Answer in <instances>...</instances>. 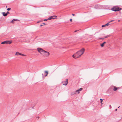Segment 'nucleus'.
I'll return each mask as SVG.
<instances>
[{"label": "nucleus", "mask_w": 122, "mask_h": 122, "mask_svg": "<svg viewBox=\"0 0 122 122\" xmlns=\"http://www.w3.org/2000/svg\"><path fill=\"white\" fill-rule=\"evenodd\" d=\"M85 50V49L83 48H82L80 51L76 52V53L72 55V57L76 59L80 57V56L83 54Z\"/></svg>", "instance_id": "obj_1"}, {"label": "nucleus", "mask_w": 122, "mask_h": 122, "mask_svg": "<svg viewBox=\"0 0 122 122\" xmlns=\"http://www.w3.org/2000/svg\"><path fill=\"white\" fill-rule=\"evenodd\" d=\"M122 9V8L117 6H115L111 8V10L115 11H119Z\"/></svg>", "instance_id": "obj_2"}, {"label": "nucleus", "mask_w": 122, "mask_h": 122, "mask_svg": "<svg viewBox=\"0 0 122 122\" xmlns=\"http://www.w3.org/2000/svg\"><path fill=\"white\" fill-rule=\"evenodd\" d=\"M37 50L42 55H43L44 54L45 51L43 50L41 48H38Z\"/></svg>", "instance_id": "obj_3"}, {"label": "nucleus", "mask_w": 122, "mask_h": 122, "mask_svg": "<svg viewBox=\"0 0 122 122\" xmlns=\"http://www.w3.org/2000/svg\"><path fill=\"white\" fill-rule=\"evenodd\" d=\"M12 42V41H3L1 43L2 44H10Z\"/></svg>", "instance_id": "obj_4"}, {"label": "nucleus", "mask_w": 122, "mask_h": 122, "mask_svg": "<svg viewBox=\"0 0 122 122\" xmlns=\"http://www.w3.org/2000/svg\"><path fill=\"white\" fill-rule=\"evenodd\" d=\"M83 89L82 88H80L78 90H77L75 91L74 94H76L77 93L78 94L80 93V91H81Z\"/></svg>", "instance_id": "obj_5"}, {"label": "nucleus", "mask_w": 122, "mask_h": 122, "mask_svg": "<svg viewBox=\"0 0 122 122\" xmlns=\"http://www.w3.org/2000/svg\"><path fill=\"white\" fill-rule=\"evenodd\" d=\"M57 17V16H50L49 18L48 19L49 20H50L52 19H56V17Z\"/></svg>", "instance_id": "obj_6"}, {"label": "nucleus", "mask_w": 122, "mask_h": 122, "mask_svg": "<svg viewBox=\"0 0 122 122\" xmlns=\"http://www.w3.org/2000/svg\"><path fill=\"white\" fill-rule=\"evenodd\" d=\"M44 54H45V56L46 57L50 55V53L46 51Z\"/></svg>", "instance_id": "obj_7"}, {"label": "nucleus", "mask_w": 122, "mask_h": 122, "mask_svg": "<svg viewBox=\"0 0 122 122\" xmlns=\"http://www.w3.org/2000/svg\"><path fill=\"white\" fill-rule=\"evenodd\" d=\"M15 55H21V56H25V55L23 54H22L21 53H20L19 52H16V53H15Z\"/></svg>", "instance_id": "obj_8"}, {"label": "nucleus", "mask_w": 122, "mask_h": 122, "mask_svg": "<svg viewBox=\"0 0 122 122\" xmlns=\"http://www.w3.org/2000/svg\"><path fill=\"white\" fill-rule=\"evenodd\" d=\"M68 83V80L66 79V81L63 82V84L64 85H67V84Z\"/></svg>", "instance_id": "obj_9"}, {"label": "nucleus", "mask_w": 122, "mask_h": 122, "mask_svg": "<svg viewBox=\"0 0 122 122\" xmlns=\"http://www.w3.org/2000/svg\"><path fill=\"white\" fill-rule=\"evenodd\" d=\"M113 87L114 89L113 90L114 91H116L118 89V88H117L116 86H113Z\"/></svg>", "instance_id": "obj_10"}, {"label": "nucleus", "mask_w": 122, "mask_h": 122, "mask_svg": "<svg viewBox=\"0 0 122 122\" xmlns=\"http://www.w3.org/2000/svg\"><path fill=\"white\" fill-rule=\"evenodd\" d=\"M2 14L4 16H6L7 15V14H6V13H5V12H2Z\"/></svg>", "instance_id": "obj_11"}, {"label": "nucleus", "mask_w": 122, "mask_h": 122, "mask_svg": "<svg viewBox=\"0 0 122 122\" xmlns=\"http://www.w3.org/2000/svg\"><path fill=\"white\" fill-rule=\"evenodd\" d=\"M106 43V42H104L103 43L101 44V46L102 47H103L104 46V44Z\"/></svg>", "instance_id": "obj_12"}, {"label": "nucleus", "mask_w": 122, "mask_h": 122, "mask_svg": "<svg viewBox=\"0 0 122 122\" xmlns=\"http://www.w3.org/2000/svg\"><path fill=\"white\" fill-rule=\"evenodd\" d=\"M100 6V5H96L95 6V8H96V9L99 8V7Z\"/></svg>", "instance_id": "obj_13"}, {"label": "nucleus", "mask_w": 122, "mask_h": 122, "mask_svg": "<svg viewBox=\"0 0 122 122\" xmlns=\"http://www.w3.org/2000/svg\"><path fill=\"white\" fill-rule=\"evenodd\" d=\"M110 36V35H108L105 36V37H104V38H108V37H109Z\"/></svg>", "instance_id": "obj_14"}, {"label": "nucleus", "mask_w": 122, "mask_h": 122, "mask_svg": "<svg viewBox=\"0 0 122 122\" xmlns=\"http://www.w3.org/2000/svg\"><path fill=\"white\" fill-rule=\"evenodd\" d=\"M45 73H46V74L45 75V76H47V74H48V71H45Z\"/></svg>", "instance_id": "obj_15"}, {"label": "nucleus", "mask_w": 122, "mask_h": 122, "mask_svg": "<svg viewBox=\"0 0 122 122\" xmlns=\"http://www.w3.org/2000/svg\"><path fill=\"white\" fill-rule=\"evenodd\" d=\"M17 20H16L15 19H13V20H12L11 21V23H13V22Z\"/></svg>", "instance_id": "obj_16"}, {"label": "nucleus", "mask_w": 122, "mask_h": 122, "mask_svg": "<svg viewBox=\"0 0 122 122\" xmlns=\"http://www.w3.org/2000/svg\"><path fill=\"white\" fill-rule=\"evenodd\" d=\"M100 100L101 101V103L102 105V102L103 101V99H102L101 98L100 99Z\"/></svg>", "instance_id": "obj_17"}, {"label": "nucleus", "mask_w": 122, "mask_h": 122, "mask_svg": "<svg viewBox=\"0 0 122 122\" xmlns=\"http://www.w3.org/2000/svg\"><path fill=\"white\" fill-rule=\"evenodd\" d=\"M109 23H107V24H106L105 25V26H107L108 25L110 24H109Z\"/></svg>", "instance_id": "obj_18"}, {"label": "nucleus", "mask_w": 122, "mask_h": 122, "mask_svg": "<svg viewBox=\"0 0 122 122\" xmlns=\"http://www.w3.org/2000/svg\"><path fill=\"white\" fill-rule=\"evenodd\" d=\"M104 38H99L98 39L99 40H101V39L103 40Z\"/></svg>", "instance_id": "obj_19"}, {"label": "nucleus", "mask_w": 122, "mask_h": 122, "mask_svg": "<svg viewBox=\"0 0 122 122\" xmlns=\"http://www.w3.org/2000/svg\"><path fill=\"white\" fill-rule=\"evenodd\" d=\"M11 9V8H9L7 9V10L8 11H9Z\"/></svg>", "instance_id": "obj_20"}, {"label": "nucleus", "mask_w": 122, "mask_h": 122, "mask_svg": "<svg viewBox=\"0 0 122 122\" xmlns=\"http://www.w3.org/2000/svg\"><path fill=\"white\" fill-rule=\"evenodd\" d=\"M48 20H49V19H48V18L46 19H44L43 20L44 21H46Z\"/></svg>", "instance_id": "obj_21"}, {"label": "nucleus", "mask_w": 122, "mask_h": 122, "mask_svg": "<svg viewBox=\"0 0 122 122\" xmlns=\"http://www.w3.org/2000/svg\"><path fill=\"white\" fill-rule=\"evenodd\" d=\"M6 13L7 15L8 14H9L10 13L8 11H7Z\"/></svg>", "instance_id": "obj_22"}, {"label": "nucleus", "mask_w": 122, "mask_h": 122, "mask_svg": "<svg viewBox=\"0 0 122 122\" xmlns=\"http://www.w3.org/2000/svg\"><path fill=\"white\" fill-rule=\"evenodd\" d=\"M105 26V25H102V27H104Z\"/></svg>", "instance_id": "obj_23"}, {"label": "nucleus", "mask_w": 122, "mask_h": 122, "mask_svg": "<svg viewBox=\"0 0 122 122\" xmlns=\"http://www.w3.org/2000/svg\"><path fill=\"white\" fill-rule=\"evenodd\" d=\"M70 21L71 22H72V19H70Z\"/></svg>", "instance_id": "obj_24"}, {"label": "nucleus", "mask_w": 122, "mask_h": 122, "mask_svg": "<svg viewBox=\"0 0 122 122\" xmlns=\"http://www.w3.org/2000/svg\"><path fill=\"white\" fill-rule=\"evenodd\" d=\"M72 15H73V16H74L75 15V14H72Z\"/></svg>", "instance_id": "obj_25"}, {"label": "nucleus", "mask_w": 122, "mask_h": 122, "mask_svg": "<svg viewBox=\"0 0 122 122\" xmlns=\"http://www.w3.org/2000/svg\"><path fill=\"white\" fill-rule=\"evenodd\" d=\"M43 25H46V24L45 23H43Z\"/></svg>", "instance_id": "obj_26"}, {"label": "nucleus", "mask_w": 122, "mask_h": 122, "mask_svg": "<svg viewBox=\"0 0 122 122\" xmlns=\"http://www.w3.org/2000/svg\"><path fill=\"white\" fill-rule=\"evenodd\" d=\"M43 25H40V27H41Z\"/></svg>", "instance_id": "obj_27"}, {"label": "nucleus", "mask_w": 122, "mask_h": 122, "mask_svg": "<svg viewBox=\"0 0 122 122\" xmlns=\"http://www.w3.org/2000/svg\"><path fill=\"white\" fill-rule=\"evenodd\" d=\"M109 106L111 108H112V106H111L110 105Z\"/></svg>", "instance_id": "obj_28"}, {"label": "nucleus", "mask_w": 122, "mask_h": 122, "mask_svg": "<svg viewBox=\"0 0 122 122\" xmlns=\"http://www.w3.org/2000/svg\"><path fill=\"white\" fill-rule=\"evenodd\" d=\"M114 21V20H111V21H110V22H112V21Z\"/></svg>", "instance_id": "obj_29"}, {"label": "nucleus", "mask_w": 122, "mask_h": 122, "mask_svg": "<svg viewBox=\"0 0 122 122\" xmlns=\"http://www.w3.org/2000/svg\"><path fill=\"white\" fill-rule=\"evenodd\" d=\"M115 111H117V109H116L115 110Z\"/></svg>", "instance_id": "obj_30"}, {"label": "nucleus", "mask_w": 122, "mask_h": 122, "mask_svg": "<svg viewBox=\"0 0 122 122\" xmlns=\"http://www.w3.org/2000/svg\"><path fill=\"white\" fill-rule=\"evenodd\" d=\"M40 22V21H38V22H37V23H39Z\"/></svg>", "instance_id": "obj_31"}, {"label": "nucleus", "mask_w": 122, "mask_h": 122, "mask_svg": "<svg viewBox=\"0 0 122 122\" xmlns=\"http://www.w3.org/2000/svg\"><path fill=\"white\" fill-rule=\"evenodd\" d=\"M77 30H75V31H74V32H76Z\"/></svg>", "instance_id": "obj_32"}, {"label": "nucleus", "mask_w": 122, "mask_h": 122, "mask_svg": "<svg viewBox=\"0 0 122 122\" xmlns=\"http://www.w3.org/2000/svg\"><path fill=\"white\" fill-rule=\"evenodd\" d=\"M120 107V106L119 107H118V108H119Z\"/></svg>", "instance_id": "obj_33"}, {"label": "nucleus", "mask_w": 122, "mask_h": 122, "mask_svg": "<svg viewBox=\"0 0 122 122\" xmlns=\"http://www.w3.org/2000/svg\"><path fill=\"white\" fill-rule=\"evenodd\" d=\"M118 21H120V20H118Z\"/></svg>", "instance_id": "obj_34"}, {"label": "nucleus", "mask_w": 122, "mask_h": 122, "mask_svg": "<svg viewBox=\"0 0 122 122\" xmlns=\"http://www.w3.org/2000/svg\"><path fill=\"white\" fill-rule=\"evenodd\" d=\"M6 7L7 8V6H6Z\"/></svg>", "instance_id": "obj_35"}]
</instances>
